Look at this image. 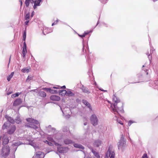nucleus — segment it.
Returning <instances> with one entry per match:
<instances>
[{"instance_id":"nucleus-1","label":"nucleus","mask_w":158,"mask_h":158,"mask_svg":"<svg viewBox=\"0 0 158 158\" xmlns=\"http://www.w3.org/2000/svg\"><path fill=\"white\" fill-rule=\"evenodd\" d=\"M113 102L114 103L111 104L110 109L112 112L114 114H120V113H123L124 110L123 108V104L122 102H120L119 98L114 95L113 96Z\"/></svg>"},{"instance_id":"nucleus-2","label":"nucleus","mask_w":158,"mask_h":158,"mask_svg":"<svg viewBox=\"0 0 158 158\" xmlns=\"http://www.w3.org/2000/svg\"><path fill=\"white\" fill-rule=\"evenodd\" d=\"M26 120L28 123L26 124V127L33 128L37 131L40 130V129L38 126L40 125L39 123L37 120L31 118H27Z\"/></svg>"},{"instance_id":"nucleus-3","label":"nucleus","mask_w":158,"mask_h":158,"mask_svg":"<svg viewBox=\"0 0 158 158\" xmlns=\"http://www.w3.org/2000/svg\"><path fill=\"white\" fill-rule=\"evenodd\" d=\"M115 156V153L114 150L113 148V146L112 145L110 146L106 154L105 158H114Z\"/></svg>"},{"instance_id":"nucleus-4","label":"nucleus","mask_w":158,"mask_h":158,"mask_svg":"<svg viewBox=\"0 0 158 158\" xmlns=\"http://www.w3.org/2000/svg\"><path fill=\"white\" fill-rule=\"evenodd\" d=\"M48 140L50 142H49L47 140L44 141V142L49 146H53V144H54L56 146H59V144L53 140L52 137L51 135H48L47 137Z\"/></svg>"},{"instance_id":"nucleus-5","label":"nucleus","mask_w":158,"mask_h":158,"mask_svg":"<svg viewBox=\"0 0 158 158\" xmlns=\"http://www.w3.org/2000/svg\"><path fill=\"white\" fill-rule=\"evenodd\" d=\"M118 149L122 150L123 148L126 145V142L124 140L123 135H121V136L118 143Z\"/></svg>"},{"instance_id":"nucleus-6","label":"nucleus","mask_w":158,"mask_h":158,"mask_svg":"<svg viewBox=\"0 0 158 158\" xmlns=\"http://www.w3.org/2000/svg\"><path fill=\"white\" fill-rule=\"evenodd\" d=\"M10 151V150L9 147L6 146L2 148L1 152V154L2 156L6 157L9 155Z\"/></svg>"},{"instance_id":"nucleus-7","label":"nucleus","mask_w":158,"mask_h":158,"mask_svg":"<svg viewBox=\"0 0 158 158\" xmlns=\"http://www.w3.org/2000/svg\"><path fill=\"white\" fill-rule=\"evenodd\" d=\"M90 119L91 124L95 126L98 124V119L95 114H92L90 117Z\"/></svg>"},{"instance_id":"nucleus-8","label":"nucleus","mask_w":158,"mask_h":158,"mask_svg":"<svg viewBox=\"0 0 158 158\" xmlns=\"http://www.w3.org/2000/svg\"><path fill=\"white\" fill-rule=\"evenodd\" d=\"M69 148L67 147H59L57 148V151L61 153H65L68 152Z\"/></svg>"},{"instance_id":"nucleus-9","label":"nucleus","mask_w":158,"mask_h":158,"mask_svg":"<svg viewBox=\"0 0 158 158\" xmlns=\"http://www.w3.org/2000/svg\"><path fill=\"white\" fill-rule=\"evenodd\" d=\"M16 130V127L14 125H12L10 126L7 132L10 135H11L14 133Z\"/></svg>"},{"instance_id":"nucleus-10","label":"nucleus","mask_w":158,"mask_h":158,"mask_svg":"<svg viewBox=\"0 0 158 158\" xmlns=\"http://www.w3.org/2000/svg\"><path fill=\"white\" fill-rule=\"evenodd\" d=\"M44 157V153L41 152H38L34 156L33 158H43Z\"/></svg>"},{"instance_id":"nucleus-11","label":"nucleus","mask_w":158,"mask_h":158,"mask_svg":"<svg viewBox=\"0 0 158 158\" xmlns=\"http://www.w3.org/2000/svg\"><path fill=\"white\" fill-rule=\"evenodd\" d=\"M44 157V153L41 152H38L34 156L33 158H43Z\"/></svg>"},{"instance_id":"nucleus-12","label":"nucleus","mask_w":158,"mask_h":158,"mask_svg":"<svg viewBox=\"0 0 158 158\" xmlns=\"http://www.w3.org/2000/svg\"><path fill=\"white\" fill-rule=\"evenodd\" d=\"M27 52V46L26 42H24L23 43V48L22 51V56L23 57L25 58V57L26 53Z\"/></svg>"},{"instance_id":"nucleus-13","label":"nucleus","mask_w":158,"mask_h":158,"mask_svg":"<svg viewBox=\"0 0 158 158\" xmlns=\"http://www.w3.org/2000/svg\"><path fill=\"white\" fill-rule=\"evenodd\" d=\"M150 54H149V52H148L146 53L147 55L148 56V58L150 61H151L152 59V56L150 55V54H152L153 52V51H155V50L154 48L150 45Z\"/></svg>"},{"instance_id":"nucleus-14","label":"nucleus","mask_w":158,"mask_h":158,"mask_svg":"<svg viewBox=\"0 0 158 158\" xmlns=\"http://www.w3.org/2000/svg\"><path fill=\"white\" fill-rule=\"evenodd\" d=\"M102 143V142L100 139L94 141L93 143L94 146L95 147H98L101 146Z\"/></svg>"},{"instance_id":"nucleus-15","label":"nucleus","mask_w":158,"mask_h":158,"mask_svg":"<svg viewBox=\"0 0 158 158\" xmlns=\"http://www.w3.org/2000/svg\"><path fill=\"white\" fill-rule=\"evenodd\" d=\"M22 103V100L20 98H18L15 100L13 103L14 106H17L20 105Z\"/></svg>"},{"instance_id":"nucleus-16","label":"nucleus","mask_w":158,"mask_h":158,"mask_svg":"<svg viewBox=\"0 0 158 158\" xmlns=\"http://www.w3.org/2000/svg\"><path fill=\"white\" fill-rule=\"evenodd\" d=\"M52 31V30L50 28H47L46 27H44L43 31V33L44 35H46V34L51 32Z\"/></svg>"},{"instance_id":"nucleus-17","label":"nucleus","mask_w":158,"mask_h":158,"mask_svg":"<svg viewBox=\"0 0 158 158\" xmlns=\"http://www.w3.org/2000/svg\"><path fill=\"white\" fill-rule=\"evenodd\" d=\"M2 144L4 145V144H7L9 142V139L7 137V136L4 135L2 137Z\"/></svg>"},{"instance_id":"nucleus-18","label":"nucleus","mask_w":158,"mask_h":158,"mask_svg":"<svg viewBox=\"0 0 158 158\" xmlns=\"http://www.w3.org/2000/svg\"><path fill=\"white\" fill-rule=\"evenodd\" d=\"M26 140L29 141V144L33 146L35 148H36V144L35 143L33 142L32 138H27Z\"/></svg>"},{"instance_id":"nucleus-19","label":"nucleus","mask_w":158,"mask_h":158,"mask_svg":"<svg viewBox=\"0 0 158 158\" xmlns=\"http://www.w3.org/2000/svg\"><path fill=\"white\" fill-rule=\"evenodd\" d=\"M151 86L153 87L155 89L158 87V81H153L150 84Z\"/></svg>"},{"instance_id":"nucleus-20","label":"nucleus","mask_w":158,"mask_h":158,"mask_svg":"<svg viewBox=\"0 0 158 158\" xmlns=\"http://www.w3.org/2000/svg\"><path fill=\"white\" fill-rule=\"evenodd\" d=\"M42 0H35L34 4L33 6V8L35 9L37 6H40V3L42 2Z\"/></svg>"},{"instance_id":"nucleus-21","label":"nucleus","mask_w":158,"mask_h":158,"mask_svg":"<svg viewBox=\"0 0 158 158\" xmlns=\"http://www.w3.org/2000/svg\"><path fill=\"white\" fill-rule=\"evenodd\" d=\"M51 100L53 101H59L60 100V98L59 97L56 95H52L50 97Z\"/></svg>"},{"instance_id":"nucleus-22","label":"nucleus","mask_w":158,"mask_h":158,"mask_svg":"<svg viewBox=\"0 0 158 158\" xmlns=\"http://www.w3.org/2000/svg\"><path fill=\"white\" fill-rule=\"evenodd\" d=\"M80 89L82 90V92L84 93L87 94L90 93V92L89 91L88 89L85 87L83 85H82V86L80 87Z\"/></svg>"},{"instance_id":"nucleus-23","label":"nucleus","mask_w":158,"mask_h":158,"mask_svg":"<svg viewBox=\"0 0 158 158\" xmlns=\"http://www.w3.org/2000/svg\"><path fill=\"white\" fill-rule=\"evenodd\" d=\"M67 90H66V96L68 97H73L74 96V94L73 93L70 89H67Z\"/></svg>"},{"instance_id":"nucleus-24","label":"nucleus","mask_w":158,"mask_h":158,"mask_svg":"<svg viewBox=\"0 0 158 158\" xmlns=\"http://www.w3.org/2000/svg\"><path fill=\"white\" fill-rule=\"evenodd\" d=\"M64 143L67 145L73 143L74 142L72 140L68 139H65L64 141Z\"/></svg>"},{"instance_id":"nucleus-25","label":"nucleus","mask_w":158,"mask_h":158,"mask_svg":"<svg viewBox=\"0 0 158 158\" xmlns=\"http://www.w3.org/2000/svg\"><path fill=\"white\" fill-rule=\"evenodd\" d=\"M22 144L23 143H21L20 142H17L14 143L12 145V146L14 148V149H15V152L16 150L17 146Z\"/></svg>"},{"instance_id":"nucleus-26","label":"nucleus","mask_w":158,"mask_h":158,"mask_svg":"<svg viewBox=\"0 0 158 158\" xmlns=\"http://www.w3.org/2000/svg\"><path fill=\"white\" fill-rule=\"evenodd\" d=\"M82 102L84 104L87 106L89 109L90 110H92V108L90 104L87 101L83 100L82 101Z\"/></svg>"},{"instance_id":"nucleus-27","label":"nucleus","mask_w":158,"mask_h":158,"mask_svg":"<svg viewBox=\"0 0 158 158\" xmlns=\"http://www.w3.org/2000/svg\"><path fill=\"white\" fill-rule=\"evenodd\" d=\"M5 117L10 123H14V119L11 117L9 116L8 115H6L5 116Z\"/></svg>"},{"instance_id":"nucleus-28","label":"nucleus","mask_w":158,"mask_h":158,"mask_svg":"<svg viewBox=\"0 0 158 158\" xmlns=\"http://www.w3.org/2000/svg\"><path fill=\"white\" fill-rule=\"evenodd\" d=\"M143 73H140L137 75V77L139 81L143 80Z\"/></svg>"},{"instance_id":"nucleus-29","label":"nucleus","mask_w":158,"mask_h":158,"mask_svg":"<svg viewBox=\"0 0 158 158\" xmlns=\"http://www.w3.org/2000/svg\"><path fill=\"white\" fill-rule=\"evenodd\" d=\"M74 147L78 148L81 149H84V147L78 143H75L73 144Z\"/></svg>"},{"instance_id":"nucleus-30","label":"nucleus","mask_w":158,"mask_h":158,"mask_svg":"<svg viewBox=\"0 0 158 158\" xmlns=\"http://www.w3.org/2000/svg\"><path fill=\"white\" fill-rule=\"evenodd\" d=\"M59 94L63 96L66 95V90H61L59 91Z\"/></svg>"},{"instance_id":"nucleus-31","label":"nucleus","mask_w":158,"mask_h":158,"mask_svg":"<svg viewBox=\"0 0 158 158\" xmlns=\"http://www.w3.org/2000/svg\"><path fill=\"white\" fill-rule=\"evenodd\" d=\"M39 96L42 98L45 97L46 96V93L45 92L42 91H40L39 92Z\"/></svg>"},{"instance_id":"nucleus-32","label":"nucleus","mask_w":158,"mask_h":158,"mask_svg":"<svg viewBox=\"0 0 158 158\" xmlns=\"http://www.w3.org/2000/svg\"><path fill=\"white\" fill-rule=\"evenodd\" d=\"M122 113H120V114H114L115 115V117L116 118H114V119H116L117 122L118 123H119V124H121V125H123V123L121 121H120V120H119L117 118V117H118V115H120V114H121Z\"/></svg>"},{"instance_id":"nucleus-33","label":"nucleus","mask_w":158,"mask_h":158,"mask_svg":"<svg viewBox=\"0 0 158 158\" xmlns=\"http://www.w3.org/2000/svg\"><path fill=\"white\" fill-rule=\"evenodd\" d=\"M47 130L48 131V132H50V131H55V128H52L51 127V126H50V125H49L47 127Z\"/></svg>"},{"instance_id":"nucleus-34","label":"nucleus","mask_w":158,"mask_h":158,"mask_svg":"<svg viewBox=\"0 0 158 158\" xmlns=\"http://www.w3.org/2000/svg\"><path fill=\"white\" fill-rule=\"evenodd\" d=\"M14 72H12L9 75L7 78V80L8 81H10V80L12 78V77H13L14 74Z\"/></svg>"},{"instance_id":"nucleus-35","label":"nucleus","mask_w":158,"mask_h":158,"mask_svg":"<svg viewBox=\"0 0 158 158\" xmlns=\"http://www.w3.org/2000/svg\"><path fill=\"white\" fill-rule=\"evenodd\" d=\"M21 71L23 73H28L29 72V69H27V68H24L23 69H22Z\"/></svg>"},{"instance_id":"nucleus-36","label":"nucleus","mask_w":158,"mask_h":158,"mask_svg":"<svg viewBox=\"0 0 158 158\" xmlns=\"http://www.w3.org/2000/svg\"><path fill=\"white\" fill-rule=\"evenodd\" d=\"M15 122L18 124L19 123L21 122V120L19 116H18L15 120Z\"/></svg>"},{"instance_id":"nucleus-37","label":"nucleus","mask_w":158,"mask_h":158,"mask_svg":"<svg viewBox=\"0 0 158 158\" xmlns=\"http://www.w3.org/2000/svg\"><path fill=\"white\" fill-rule=\"evenodd\" d=\"M21 93H17L15 94H13L11 95V97L12 98H14L18 96Z\"/></svg>"},{"instance_id":"nucleus-38","label":"nucleus","mask_w":158,"mask_h":158,"mask_svg":"<svg viewBox=\"0 0 158 158\" xmlns=\"http://www.w3.org/2000/svg\"><path fill=\"white\" fill-rule=\"evenodd\" d=\"M60 109L62 111V112L63 113V114H64V112L65 111H66V110H69L70 109H69V108H68V107L66 108H64L63 109V110H62V109L61 107H60Z\"/></svg>"},{"instance_id":"nucleus-39","label":"nucleus","mask_w":158,"mask_h":158,"mask_svg":"<svg viewBox=\"0 0 158 158\" xmlns=\"http://www.w3.org/2000/svg\"><path fill=\"white\" fill-rule=\"evenodd\" d=\"M49 92L52 94H56L57 93V90H54L50 88Z\"/></svg>"},{"instance_id":"nucleus-40","label":"nucleus","mask_w":158,"mask_h":158,"mask_svg":"<svg viewBox=\"0 0 158 158\" xmlns=\"http://www.w3.org/2000/svg\"><path fill=\"white\" fill-rule=\"evenodd\" d=\"M26 37V30L25 29L24 31L23 34V40L25 41Z\"/></svg>"},{"instance_id":"nucleus-41","label":"nucleus","mask_w":158,"mask_h":158,"mask_svg":"<svg viewBox=\"0 0 158 158\" xmlns=\"http://www.w3.org/2000/svg\"><path fill=\"white\" fill-rule=\"evenodd\" d=\"M30 18V14L28 13L25 16V19L26 20H28Z\"/></svg>"},{"instance_id":"nucleus-42","label":"nucleus","mask_w":158,"mask_h":158,"mask_svg":"<svg viewBox=\"0 0 158 158\" xmlns=\"http://www.w3.org/2000/svg\"><path fill=\"white\" fill-rule=\"evenodd\" d=\"M31 0H26L25 4L27 7H28L29 6L30 2Z\"/></svg>"},{"instance_id":"nucleus-43","label":"nucleus","mask_w":158,"mask_h":158,"mask_svg":"<svg viewBox=\"0 0 158 158\" xmlns=\"http://www.w3.org/2000/svg\"><path fill=\"white\" fill-rule=\"evenodd\" d=\"M32 79V77L31 76H28L26 79L27 81H29Z\"/></svg>"},{"instance_id":"nucleus-44","label":"nucleus","mask_w":158,"mask_h":158,"mask_svg":"<svg viewBox=\"0 0 158 158\" xmlns=\"http://www.w3.org/2000/svg\"><path fill=\"white\" fill-rule=\"evenodd\" d=\"M7 126V123L6 122L4 123L3 125V126H2V129H5L6 128Z\"/></svg>"},{"instance_id":"nucleus-45","label":"nucleus","mask_w":158,"mask_h":158,"mask_svg":"<svg viewBox=\"0 0 158 158\" xmlns=\"http://www.w3.org/2000/svg\"><path fill=\"white\" fill-rule=\"evenodd\" d=\"M135 123V122L134 121H133L132 120H130L129 121V122L128 123V126H130L131 125V124H132L133 123Z\"/></svg>"},{"instance_id":"nucleus-46","label":"nucleus","mask_w":158,"mask_h":158,"mask_svg":"<svg viewBox=\"0 0 158 158\" xmlns=\"http://www.w3.org/2000/svg\"><path fill=\"white\" fill-rule=\"evenodd\" d=\"M42 89H43V90H45L46 91H47V92H49L50 88H43Z\"/></svg>"},{"instance_id":"nucleus-47","label":"nucleus","mask_w":158,"mask_h":158,"mask_svg":"<svg viewBox=\"0 0 158 158\" xmlns=\"http://www.w3.org/2000/svg\"><path fill=\"white\" fill-rule=\"evenodd\" d=\"M142 158H148V157L147 155L145 153L142 156Z\"/></svg>"},{"instance_id":"nucleus-48","label":"nucleus","mask_w":158,"mask_h":158,"mask_svg":"<svg viewBox=\"0 0 158 158\" xmlns=\"http://www.w3.org/2000/svg\"><path fill=\"white\" fill-rule=\"evenodd\" d=\"M32 91H33V92H36V93L38 92V91L37 89H33V90H31L29 91V92H31Z\"/></svg>"},{"instance_id":"nucleus-49","label":"nucleus","mask_w":158,"mask_h":158,"mask_svg":"<svg viewBox=\"0 0 158 158\" xmlns=\"http://www.w3.org/2000/svg\"><path fill=\"white\" fill-rule=\"evenodd\" d=\"M78 35H79V36L83 38L85 36V34H83L82 35H80L78 34Z\"/></svg>"},{"instance_id":"nucleus-50","label":"nucleus","mask_w":158,"mask_h":158,"mask_svg":"<svg viewBox=\"0 0 158 158\" xmlns=\"http://www.w3.org/2000/svg\"><path fill=\"white\" fill-rule=\"evenodd\" d=\"M98 88L99 89V90H101L102 91H103V92H107V90H104V89H101V88H99L98 87Z\"/></svg>"},{"instance_id":"nucleus-51","label":"nucleus","mask_w":158,"mask_h":158,"mask_svg":"<svg viewBox=\"0 0 158 158\" xmlns=\"http://www.w3.org/2000/svg\"><path fill=\"white\" fill-rule=\"evenodd\" d=\"M68 128L67 127H65V128H64L63 129V131H66L68 130Z\"/></svg>"},{"instance_id":"nucleus-52","label":"nucleus","mask_w":158,"mask_h":158,"mask_svg":"<svg viewBox=\"0 0 158 158\" xmlns=\"http://www.w3.org/2000/svg\"><path fill=\"white\" fill-rule=\"evenodd\" d=\"M29 22V20H27V21L25 22V24L26 25H27L28 24V23Z\"/></svg>"},{"instance_id":"nucleus-53","label":"nucleus","mask_w":158,"mask_h":158,"mask_svg":"<svg viewBox=\"0 0 158 158\" xmlns=\"http://www.w3.org/2000/svg\"><path fill=\"white\" fill-rule=\"evenodd\" d=\"M35 12L34 11H33L31 14V17H32L34 15Z\"/></svg>"},{"instance_id":"nucleus-54","label":"nucleus","mask_w":158,"mask_h":158,"mask_svg":"<svg viewBox=\"0 0 158 158\" xmlns=\"http://www.w3.org/2000/svg\"><path fill=\"white\" fill-rule=\"evenodd\" d=\"M59 21V20L57 19L56 21H55L54 23H55V24H57V23Z\"/></svg>"},{"instance_id":"nucleus-55","label":"nucleus","mask_w":158,"mask_h":158,"mask_svg":"<svg viewBox=\"0 0 158 158\" xmlns=\"http://www.w3.org/2000/svg\"><path fill=\"white\" fill-rule=\"evenodd\" d=\"M89 33V31L85 32L84 33V34H85V35L87 34H88Z\"/></svg>"},{"instance_id":"nucleus-56","label":"nucleus","mask_w":158,"mask_h":158,"mask_svg":"<svg viewBox=\"0 0 158 158\" xmlns=\"http://www.w3.org/2000/svg\"><path fill=\"white\" fill-rule=\"evenodd\" d=\"M34 1L35 0H31L30 2L32 4H33V3L34 4Z\"/></svg>"},{"instance_id":"nucleus-57","label":"nucleus","mask_w":158,"mask_h":158,"mask_svg":"<svg viewBox=\"0 0 158 158\" xmlns=\"http://www.w3.org/2000/svg\"><path fill=\"white\" fill-rule=\"evenodd\" d=\"M127 134H128V137L130 141H131V138H130V136H129V133L128 132ZM127 136H128L127 135Z\"/></svg>"},{"instance_id":"nucleus-58","label":"nucleus","mask_w":158,"mask_h":158,"mask_svg":"<svg viewBox=\"0 0 158 158\" xmlns=\"http://www.w3.org/2000/svg\"><path fill=\"white\" fill-rule=\"evenodd\" d=\"M70 117V115L69 114L67 115L66 116V118H69Z\"/></svg>"},{"instance_id":"nucleus-59","label":"nucleus","mask_w":158,"mask_h":158,"mask_svg":"<svg viewBox=\"0 0 158 158\" xmlns=\"http://www.w3.org/2000/svg\"><path fill=\"white\" fill-rule=\"evenodd\" d=\"M53 88L54 89H59V88L58 87H53Z\"/></svg>"},{"instance_id":"nucleus-60","label":"nucleus","mask_w":158,"mask_h":158,"mask_svg":"<svg viewBox=\"0 0 158 158\" xmlns=\"http://www.w3.org/2000/svg\"><path fill=\"white\" fill-rule=\"evenodd\" d=\"M65 88H66L65 86V85H64L62 87H61L60 88L65 89Z\"/></svg>"},{"instance_id":"nucleus-61","label":"nucleus","mask_w":158,"mask_h":158,"mask_svg":"<svg viewBox=\"0 0 158 158\" xmlns=\"http://www.w3.org/2000/svg\"><path fill=\"white\" fill-rule=\"evenodd\" d=\"M94 84L95 85V86L98 88V87L97 86V85L96 82H95Z\"/></svg>"},{"instance_id":"nucleus-62","label":"nucleus","mask_w":158,"mask_h":158,"mask_svg":"<svg viewBox=\"0 0 158 158\" xmlns=\"http://www.w3.org/2000/svg\"><path fill=\"white\" fill-rule=\"evenodd\" d=\"M21 6H22L23 4V2L21 1H20Z\"/></svg>"},{"instance_id":"nucleus-63","label":"nucleus","mask_w":158,"mask_h":158,"mask_svg":"<svg viewBox=\"0 0 158 158\" xmlns=\"http://www.w3.org/2000/svg\"><path fill=\"white\" fill-rule=\"evenodd\" d=\"M11 92H8L7 93V95H9L10 94H11Z\"/></svg>"},{"instance_id":"nucleus-64","label":"nucleus","mask_w":158,"mask_h":158,"mask_svg":"<svg viewBox=\"0 0 158 158\" xmlns=\"http://www.w3.org/2000/svg\"><path fill=\"white\" fill-rule=\"evenodd\" d=\"M84 125H87V122H85V123H84Z\"/></svg>"}]
</instances>
